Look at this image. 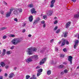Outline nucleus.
Masks as SVG:
<instances>
[{
    "label": "nucleus",
    "instance_id": "nucleus-1",
    "mask_svg": "<svg viewBox=\"0 0 79 79\" xmlns=\"http://www.w3.org/2000/svg\"><path fill=\"white\" fill-rule=\"evenodd\" d=\"M37 51V48L34 47H31L28 48V49L27 51V52L28 54L29 55H32V52H35Z\"/></svg>",
    "mask_w": 79,
    "mask_h": 79
},
{
    "label": "nucleus",
    "instance_id": "nucleus-2",
    "mask_svg": "<svg viewBox=\"0 0 79 79\" xmlns=\"http://www.w3.org/2000/svg\"><path fill=\"white\" fill-rule=\"evenodd\" d=\"M21 39L20 38H15L13 39L12 41L11 42L12 44H14V45H16L18 43L21 42Z\"/></svg>",
    "mask_w": 79,
    "mask_h": 79
},
{
    "label": "nucleus",
    "instance_id": "nucleus-3",
    "mask_svg": "<svg viewBox=\"0 0 79 79\" xmlns=\"http://www.w3.org/2000/svg\"><path fill=\"white\" fill-rule=\"evenodd\" d=\"M47 60V58H45L42 59L40 62V65H42V64H44Z\"/></svg>",
    "mask_w": 79,
    "mask_h": 79
},
{
    "label": "nucleus",
    "instance_id": "nucleus-4",
    "mask_svg": "<svg viewBox=\"0 0 79 79\" xmlns=\"http://www.w3.org/2000/svg\"><path fill=\"white\" fill-rule=\"evenodd\" d=\"M78 44H79V40H76L75 41V44L74 45V48H75V49H76V48L77 47V46L78 45Z\"/></svg>",
    "mask_w": 79,
    "mask_h": 79
},
{
    "label": "nucleus",
    "instance_id": "nucleus-5",
    "mask_svg": "<svg viewBox=\"0 0 79 79\" xmlns=\"http://www.w3.org/2000/svg\"><path fill=\"white\" fill-rule=\"evenodd\" d=\"M56 0H52L51 1V4L50 5V7L51 8H53L54 6V3H55Z\"/></svg>",
    "mask_w": 79,
    "mask_h": 79
},
{
    "label": "nucleus",
    "instance_id": "nucleus-6",
    "mask_svg": "<svg viewBox=\"0 0 79 79\" xmlns=\"http://www.w3.org/2000/svg\"><path fill=\"white\" fill-rule=\"evenodd\" d=\"M43 71V69H39L38 72V73H37V76L38 77V76H39L42 73V72Z\"/></svg>",
    "mask_w": 79,
    "mask_h": 79
},
{
    "label": "nucleus",
    "instance_id": "nucleus-7",
    "mask_svg": "<svg viewBox=\"0 0 79 79\" xmlns=\"http://www.w3.org/2000/svg\"><path fill=\"white\" fill-rule=\"evenodd\" d=\"M53 13V11L49 10L47 12V15L48 16H51V15H52Z\"/></svg>",
    "mask_w": 79,
    "mask_h": 79
},
{
    "label": "nucleus",
    "instance_id": "nucleus-8",
    "mask_svg": "<svg viewBox=\"0 0 79 79\" xmlns=\"http://www.w3.org/2000/svg\"><path fill=\"white\" fill-rule=\"evenodd\" d=\"M39 21H40V18H38L34 22L33 24L34 25H35L36 24H37L38 22H39Z\"/></svg>",
    "mask_w": 79,
    "mask_h": 79
},
{
    "label": "nucleus",
    "instance_id": "nucleus-9",
    "mask_svg": "<svg viewBox=\"0 0 79 79\" xmlns=\"http://www.w3.org/2000/svg\"><path fill=\"white\" fill-rule=\"evenodd\" d=\"M18 9H15L14 11H13V13L14 14V15H17L19 13H18Z\"/></svg>",
    "mask_w": 79,
    "mask_h": 79
},
{
    "label": "nucleus",
    "instance_id": "nucleus-10",
    "mask_svg": "<svg viewBox=\"0 0 79 79\" xmlns=\"http://www.w3.org/2000/svg\"><path fill=\"white\" fill-rule=\"evenodd\" d=\"M31 58L32 59H34V60H37L38 59V56L37 55H35L33 56H31Z\"/></svg>",
    "mask_w": 79,
    "mask_h": 79
},
{
    "label": "nucleus",
    "instance_id": "nucleus-11",
    "mask_svg": "<svg viewBox=\"0 0 79 79\" xmlns=\"http://www.w3.org/2000/svg\"><path fill=\"white\" fill-rule=\"evenodd\" d=\"M32 58H31V57H30V58H28L26 60V62H27V63H29V62H31V61H32Z\"/></svg>",
    "mask_w": 79,
    "mask_h": 79
},
{
    "label": "nucleus",
    "instance_id": "nucleus-12",
    "mask_svg": "<svg viewBox=\"0 0 79 79\" xmlns=\"http://www.w3.org/2000/svg\"><path fill=\"white\" fill-rule=\"evenodd\" d=\"M71 23V22H69L66 23L65 26L66 28H68V27H69L70 26V25Z\"/></svg>",
    "mask_w": 79,
    "mask_h": 79
},
{
    "label": "nucleus",
    "instance_id": "nucleus-13",
    "mask_svg": "<svg viewBox=\"0 0 79 79\" xmlns=\"http://www.w3.org/2000/svg\"><path fill=\"white\" fill-rule=\"evenodd\" d=\"M73 59V57L71 56H69V61L70 62V64H71L72 63V60Z\"/></svg>",
    "mask_w": 79,
    "mask_h": 79
},
{
    "label": "nucleus",
    "instance_id": "nucleus-14",
    "mask_svg": "<svg viewBox=\"0 0 79 79\" xmlns=\"http://www.w3.org/2000/svg\"><path fill=\"white\" fill-rule=\"evenodd\" d=\"M31 12L32 14H33V13L35 14V13H36V11H35V8H33L31 9Z\"/></svg>",
    "mask_w": 79,
    "mask_h": 79
},
{
    "label": "nucleus",
    "instance_id": "nucleus-15",
    "mask_svg": "<svg viewBox=\"0 0 79 79\" xmlns=\"http://www.w3.org/2000/svg\"><path fill=\"white\" fill-rule=\"evenodd\" d=\"M62 40H63V42L62 43L61 46H63L65 44V43H66V40L63 39Z\"/></svg>",
    "mask_w": 79,
    "mask_h": 79
},
{
    "label": "nucleus",
    "instance_id": "nucleus-16",
    "mask_svg": "<svg viewBox=\"0 0 79 79\" xmlns=\"http://www.w3.org/2000/svg\"><path fill=\"white\" fill-rule=\"evenodd\" d=\"M29 19L30 22H32L33 20V16H30L29 18Z\"/></svg>",
    "mask_w": 79,
    "mask_h": 79
},
{
    "label": "nucleus",
    "instance_id": "nucleus-17",
    "mask_svg": "<svg viewBox=\"0 0 79 79\" xmlns=\"http://www.w3.org/2000/svg\"><path fill=\"white\" fill-rule=\"evenodd\" d=\"M0 64L2 67H4L5 66V64L3 62H1Z\"/></svg>",
    "mask_w": 79,
    "mask_h": 79
},
{
    "label": "nucleus",
    "instance_id": "nucleus-18",
    "mask_svg": "<svg viewBox=\"0 0 79 79\" xmlns=\"http://www.w3.org/2000/svg\"><path fill=\"white\" fill-rule=\"evenodd\" d=\"M79 17V14L78 13L77 14H76L74 15V18H77Z\"/></svg>",
    "mask_w": 79,
    "mask_h": 79
},
{
    "label": "nucleus",
    "instance_id": "nucleus-19",
    "mask_svg": "<svg viewBox=\"0 0 79 79\" xmlns=\"http://www.w3.org/2000/svg\"><path fill=\"white\" fill-rule=\"evenodd\" d=\"M18 9V12L19 13H22V11H23V10L21 8H19V9Z\"/></svg>",
    "mask_w": 79,
    "mask_h": 79
},
{
    "label": "nucleus",
    "instance_id": "nucleus-20",
    "mask_svg": "<svg viewBox=\"0 0 79 79\" xmlns=\"http://www.w3.org/2000/svg\"><path fill=\"white\" fill-rule=\"evenodd\" d=\"M13 73H11L9 74V78H11V77H13Z\"/></svg>",
    "mask_w": 79,
    "mask_h": 79
},
{
    "label": "nucleus",
    "instance_id": "nucleus-21",
    "mask_svg": "<svg viewBox=\"0 0 79 79\" xmlns=\"http://www.w3.org/2000/svg\"><path fill=\"white\" fill-rule=\"evenodd\" d=\"M11 13L9 12H7L6 14V17H9L11 15Z\"/></svg>",
    "mask_w": 79,
    "mask_h": 79
},
{
    "label": "nucleus",
    "instance_id": "nucleus-22",
    "mask_svg": "<svg viewBox=\"0 0 79 79\" xmlns=\"http://www.w3.org/2000/svg\"><path fill=\"white\" fill-rule=\"evenodd\" d=\"M67 32L66 31L63 33V35H64V37H67Z\"/></svg>",
    "mask_w": 79,
    "mask_h": 79
},
{
    "label": "nucleus",
    "instance_id": "nucleus-23",
    "mask_svg": "<svg viewBox=\"0 0 79 79\" xmlns=\"http://www.w3.org/2000/svg\"><path fill=\"white\" fill-rule=\"evenodd\" d=\"M52 73V71L50 70H48L47 72V74L48 75H50V74H51V73Z\"/></svg>",
    "mask_w": 79,
    "mask_h": 79
},
{
    "label": "nucleus",
    "instance_id": "nucleus-24",
    "mask_svg": "<svg viewBox=\"0 0 79 79\" xmlns=\"http://www.w3.org/2000/svg\"><path fill=\"white\" fill-rule=\"evenodd\" d=\"M6 52V49H3V53L2 54V55H4L5 54Z\"/></svg>",
    "mask_w": 79,
    "mask_h": 79
},
{
    "label": "nucleus",
    "instance_id": "nucleus-25",
    "mask_svg": "<svg viewBox=\"0 0 79 79\" xmlns=\"http://www.w3.org/2000/svg\"><path fill=\"white\" fill-rule=\"evenodd\" d=\"M74 37H77L78 39H79V34L77 33L76 35H75Z\"/></svg>",
    "mask_w": 79,
    "mask_h": 79
},
{
    "label": "nucleus",
    "instance_id": "nucleus-26",
    "mask_svg": "<svg viewBox=\"0 0 79 79\" xmlns=\"http://www.w3.org/2000/svg\"><path fill=\"white\" fill-rule=\"evenodd\" d=\"M7 28L6 27H2L1 28V30L2 31V30H5V29H6Z\"/></svg>",
    "mask_w": 79,
    "mask_h": 79
},
{
    "label": "nucleus",
    "instance_id": "nucleus-27",
    "mask_svg": "<svg viewBox=\"0 0 79 79\" xmlns=\"http://www.w3.org/2000/svg\"><path fill=\"white\" fill-rule=\"evenodd\" d=\"M64 72L65 74H66V73H68V70L66 69L64 70Z\"/></svg>",
    "mask_w": 79,
    "mask_h": 79
},
{
    "label": "nucleus",
    "instance_id": "nucleus-28",
    "mask_svg": "<svg viewBox=\"0 0 79 79\" xmlns=\"http://www.w3.org/2000/svg\"><path fill=\"white\" fill-rule=\"evenodd\" d=\"M33 6L34 5H33L32 4H31L29 5L28 6L30 8H32V7H33Z\"/></svg>",
    "mask_w": 79,
    "mask_h": 79
},
{
    "label": "nucleus",
    "instance_id": "nucleus-29",
    "mask_svg": "<svg viewBox=\"0 0 79 79\" xmlns=\"http://www.w3.org/2000/svg\"><path fill=\"white\" fill-rule=\"evenodd\" d=\"M47 15H44L43 16V19H47Z\"/></svg>",
    "mask_w": 79,
    "mask_h": 79
},
{
    "label": "nucleus",
    "instance_id": "nucleus-30",
    "mask_svg": "<svg viewBox=\"0 0 79 79\" xmlns=\"http://www.w3.org/2000/svg\"><path fill=\"white\" fill-rule=\"evenodd\" d=\"M60 32V29H59L56 31V34H58V33H59V32Z\"/></svg>",
    "mask_w": 79,
    "mask_h": 79
},
{
    "label": "nucleus",
    "instance_id": "nucleus-31",
    "mask_svg": "<svg viewBox=\"0 0 79 79\" xmlns=\"http://www.w3.org/2000/svg\"><path fill=\"white\" fill-rule=\"evenodd\" d=\"M32 79H37V78L35 77V75H33L32 77Z\"/></svg>",
    "mask_w": 79,
    "mask_h": 79
},
{
    "label": "nucleus",
    "instance_id": "nucleus-32",
    "mask_svg": "<svg viewBox=\"0 0 79 79\" xmlns=\"http://www.w3.org/2000/svg\"><path fill=\"white\" fill-rule=\"evenodd\" d=\"M63 67H64V66L63 65H60L59 66V68H63Z\"/></svg>",
    "mask_w": 79,
    "mask_h": 79
},
{
    "label": "nucleus",
    "instance_id": "nucleus-33",
    "mask_svg": "<svg viewBox=\"0 0 79 79\" xmlns=\"http://www.w3.org/2000/svg\"><path fill=\"white\" fill-rule=\"evenodd\" d=\"M9 36L10 37H15V35H14L10 34L9 35Z\"/></svg>",
    "mask_w": 79,
    "mask_h": 79
},
{
    "label": "nucleus",
    "instance_id": "nucleus-34",
    "mask_svg": "<svg viewBox=\"0 0 79 79\" xmlns=\"http://www.w3.org/2000/svg\"><path fill=\"white\" fill-rule=\"evenodd\" d=\"M29 77H30V76L29 75H27L26 76V79H29Z\"/></svg>",
    "mask_w": 79,
    "mask_h": 79
},
{
    "label": "nucleus",
    "instance_id": "nucleus-35",
    "mask_svg": "<svg viewBox=\"0 0 79 79\" xmlns=\"http://www.w3.org/2000/svg\"><path fill=\"white\" fill-rule=\"evenodd\" d=\"M13 9H10V11L9 12L11 14V13H12V11H13Z\"/></svg>",
    "mask_w": 79,
    "mask_h": 79
},
{
    "label": "nucleus",
    "instance_id": "nucleus-36",
    "mask_svg": "<svg viewBox=\"0 0 79 79\" xmlns=\"http://www.w3.org/2000/svg\"><path fill=\"white\" fill-rule=\"evenodd\" d=\"M54 24H57L58 23V20H56L54 22Z\"/></svg>",
    "mask_w": 79,
    "mask_h": 79
},
{
    "label": "nucleus",
    "instance_id": "nucleus-37",
    "mask_svg": "<svg viewBox=\"0 0 79 79\" xmlns=\"http://www.w3.org/2000/svg\"><path fill=\"white\" fill-rule=\"evenodd\" d=\"M63 52H67V50H66V48H64L63 49Z\"/></svg>",
    "mask_w": 79,
    "mask_h": 79
},
{
    "label": "nucleus",
    "instance_id": "nucleus-38",
    "mask_svg": "<svg viewBox=\"0 0 79 79\" xmlns=\"http://www.w3.org/2000/svg\"><path fill=\"white\" fill-rule=\"evenodd\" d=\"M41 23L42 24H45V21L44 20H43L41 22Z\"/></svg>",
    "mask_w": 79,
    "mask_h": 79
},
{
    "label": "nucleus",
    "instance_id": "nucleus-39",
    "mask_svg": "<svg viewBox=\"0 0 79 79\" xmlns=\"http://www.w3.org/2000/svg\"><path fill=\"white\" fill-rule=\"evenodd\" d=\"M22 26L23 27H25V26H26V23H23L22 24Z\"/></svg>",
    "mask_w": 79,
    "mask_h": 79
},
{
    "label": "nucleus",
    "instance_id": "nucleus-40",
    "mask_svg": "<svg viewBox=\"0 0 79 79\" xmlns=\"http://www.w3.org/2000/svg\"><path fill=\"white\" fill-rule=\"evenodd\" d=\"M10 51H8L7 52V55H10Z\"/></svg>",
    "mask_w": 79,
    "mask_h": 79
},
{
    "label": "nucleus",
    "instance_id": "nucleus-41",
    "mask_svg": "<svg viewBox=\"0 0 79 79\" xmlns=\"http://www.w3.org/2000/svg\"><path fill=\"white\" fill-rule=\"evenodd\" d=\"M14 21H16V22H17V21H18V19H17V18H15L14 19Z\"/></svg>",
    "mask_w": 79,
    "mask_h": 79
},
{
    "label": "nucleus",
    "instance_id": "nucleus-42",
    "mask_svg": "<svg viewBox=\"0 0 79 79\" xmlns=\"http://www.w3.org/2000/svg\"><path fill=\"white\" fill-rule=\"evenodd\" d=\"M60 57H64V55L63 54H60Z\"/></svg>",
    "mask_w": 79,
    "mask_h": 79
},
{
    "label": "nucleus",
    "instance_id": "nucleus-43",
    "mask_svg": "<svg viewBox=\"0 0 79 79\" xmlns=\"http://www.w3.org/2000/svg\"><path fill=\"white\" fill-rule=\"evenodd\" d=\"M65 42H66V44H67V45H68L69 44V42H68L67 40H66Z\"/></svg>",
    "mask_w": 79,
    "mask_h": 79
},
{
    "label": "nucleus",
    "instance_id": "nucleus-44",
    "mask_svg": "<svg viewBox=\"0 0 79 79\" xmlns=\"http://www.w3.org/2000/svg\"><path fill=\"white\" fill-rule=\"evenodd\" d=\"M58 29V27H56L54 29V30L56 31V29Z\"/></svg>",
    "mask_w": 79,
    "mask_h": 79
},
{
    "label": "nucleus",
    "instance_id": "nucleus-45",
    "mask_svg": "<svg viewBox=\"0 0 79 79\" xmlns=\"http://www.w3.org/2000/svg\"><path fill=\"white\" fill-rule=\"evenodd\" d=\"M40 68V67L39 66H37L36 68V69H39V68Z\"/></svg>",
    "mask_w": 79,
    "mask_h": 79
},
{
    "label": "nucleus",
    "instance_id": "nucleus-46",
    "mask_svg": "<svg viewBox=\"0 0 79 79\" xmlns=\"http://www.w3.org/2000/svg\"><path fill=\"white\" fill-rule=\"evenodd\" d=\"M1 13L2 15H3V14L4 12L3 10H1Z\"/></svg>",
    "mask_w": 79,
    "mask_h": 79
},
{
    "label": "nucleus",
    "instance_id": "nucleus-47",
    "mask_svg": "<svg viewBox=\"0 0 79 79\" xmlns=\"http://www.w3.org/2000/svg\"><path fill=\"white\" fill-rule=\"evenodd\" d=\"M53 40H54L53 39L51 40L50 41V42L51 43H52V42H53Z\"/></svg>",
    "mask_w": 79,
    "mask_h": 79
},
{
    "label": "nucleus",
    "instance_id": "nucleus-48",
    "mask_svg": "<svg viewBox=\"0 0 79 79\" xmlns=\"http://www.w3.org/2000/svg\"><path fill=\"white\" fill-rule=\"evenodd\" d=\"M3 39H6V36H4L3 37Z\"/></svg>",
    "mask_w": 79,
    "mask_h": 79
},
{
    "label": "nucleus",
    "instance_id": "nucleus-49",
    "mask_svg": "<svg viewBox=\"0 0 79 79\" xmlns=\"http://www.w3.org/2000/svg\"><path fill=\"white\" fill-rule=\"evenodd\" d=\"M14 47H15V46H13L12 47H11L10 49H11V50H13V49L14 48Z\"/></svg>",
    "mask_w": 79,
    "mask_h": 79
},
{
    "label": "nucleus",
    "instance_id": "nucleus-50",
    "mask_svg": "<svg viewBox=\"0 0 79 79\" xmlns=\"http://www.w3.org/2000/svg\"><path fill=\"white\" fill-rule=\"evenodd\" d=\"M8 76V74H7V73H5V75H4V76H5V77H6V76Z\"/></svg>",
    "mask_w": 79,
    "mask_h": 79
},
{
    "label": "nucleus",
    "instance_id": "nucleus-51",
    "mask_svg": "<svg viewBox=\"0 0 79 79\" xmlns=\"http://www.w3.org/2000/svg\"><path fill=\"white\" fill-rule=\"evenodd\" d=\"M46 26V24L45 23H44L43 25V27H45V26Z\"/></svg>",
    "mask_w": 79,
    "mask_h": 79
},
{
    "label": "nucleus",
    "instance_id": "nucleus-52",
    "mask_svg": "<svg viewBox=\"0 0 79 79\" xmlns=\"http://www.w3.org/2000/svg\"><path fill=\"white\" fill-rule=\"evenodd\" d=\"M64 72H61L60 73L61 74H62V75L63 74H64Z\"/></svg>",
    "mask_w": 79,
    "mask_h": 79
},
{
    "label": "nucleus",
    "instance_id": "nucleus-53",
    "mask_svg": "<svg viewBox=\"0 0 79 79\" xmlns=\"http://www.w3.org/2000/svg\"><path fill=\"white\" fill-rule=\"evenodd\" d=\"M72 1L74 2H76V0H72Z\"/></svg>",
    "mask_w": 79,
    "mask_h": 79
},
{
    "label": "nucleus",
    "instance_id": "nucleus-54",
    "mask_svg": "<svg viewBox=\"0 0 79 79\" xmlns=\"http://www.w3.org/2000/svg\"><path fill=\"white\" fill-rule=\"evenodd\" d=\"M5 68H6V69H8V65H6V66H5Z\"/></svg>",
    "mask_w": 79,
    "mask_h": 79
},
{
    "label": "nucleus",
    "instance_id": "nucleus-55",
    "mask_svg": "<svg viewBox=\"0 0 79 79\" xmlns=\"http://www.w3.org/2000/svg\"><path fill=\"white\" fill-rule=\"evenodd\" d=\"M58 48L56 47V48H55V50H56V51H58Z\"/></svg>",
    "mask_w": 79,
    "mask_h": 79
},
{
    "label": "nucleus",
    "instance_id": "nucleus-56",
    "mask_svg": "<svg viewBox=\"0 0 79 79\" xmlns=\"http://www.w3.org/2000/svg\"><path fill=\"white\" fill-rule=\"evenodd\" d=\"M26 32V30L25 29H23V32Z\"/></svg>",
    "mask_w": 79,
    "mask_h": 79
},
{
    "label": "nucleus",
    "instance_id": "nucleus-57",
    "mask_svg": "<svg viewBox=\"0 0 79 79\" xmlns=\"http://www.w3.org/2000/svg\"><path fill=\"white\" fill-rule=\"evenodd\" d=\"M32 36V35H28V37H31Z\"/></svg>",
    "mask_w": 79,
    "mask_h": 79
},
{
    "label": "nucleus",
    "instance_id": "nucleus-58",
    "mask_svg": "<svg viewBox=\"0 0 79 79\" xmlns=\"http://www.w3.org/2000/svg\"><path fill=\"white\" fill-rule=\"evenodd\" d=\"M41 53H44V51H43V50H41Z\"/></svg>",
    "mask_w": 79,
    "mask_h": 79
},
{
    "label": "nucleus",
    "instance_id": "nucleus-59",
    "mask_svg": "<svg viewBox=\"0 0 79 79\" xmlns=\"http://www.w3.org/2000/svg\"><path fill=\"white\" fill-rule=\"evenodd\" d=\"M3 79V77L2 76L0 77V79Z\"/></svg>",
    "mask_w": 79,
    "mask_h": 79
},
{
    "label": "nucleus",
    "instance_id": "nucleus-60",
    "mask_svg": "<svg viewBox=\"0 0 79 79\" xmlns=\"http://www.w3.org/2000/svg\"><path fill=\"white\" fill-rule=\"evenodd\" d=\"M63 64H67L66 62H64Z\"/></svg>",
    "mask_w": 79,
    "mask_h": 79
},
{
    "label": "nucleus",
    "instance_id": "nucleus-61",
    "mask_svg": "<svg viewBox=\"0 0 79 79\" xmlns=\"http://www.w3.org/2000/svg\"><path fill=\"white\" fill-rule=\"evenodd\" d=\"M54 19H57V18L56 17H55L54 18Z\"/></svg>",
    "mask_w": 79,
    "mask_h": 79
},
{
    "label": "nucleus",
    "instance_id": "nucleus-62",
    "mask_svg": "<svg viewBox=\"0 0 79 79\" xmlns=\"http://www.w3.org/2000/svg\"><path fill=\"white\" fill-rule=\"evenodd\" d=\"M4 4L5 5H7V3L6 2H4Z\"/></svg>",
    "mask_w": 79,
    "mask_h": 79
},
{
    "label": "nucleus",
    "instance_id": "nucleus-63",
    "mask_svg": "<svg viewBox=\"0 0 79 79\" xmlns=\"http://www.w3.org/2000/svg\"><path fill=\"white\" fill-rule=\"evenodd\" d=\"M58 44H61V41H60V42H59L58 43Z\"/></svg>",
    "mask_w": 79,
    "mask_h": 79
},
{
    "label": "nucleus",
    "instance_id": "nucleus-64",
    "mask_svg": "<svg viewBox=\"0 0 79 79\" xmlns=\"http://www.w3.org/2000/svg\"><path fill=\"white\" fill-rule=\"evenodd\" d=\"M77 69H79V66H78L77 67Z\"/></svg>",
    "mask_w": 79,
    "mask_h": 79
}]
</instances>
